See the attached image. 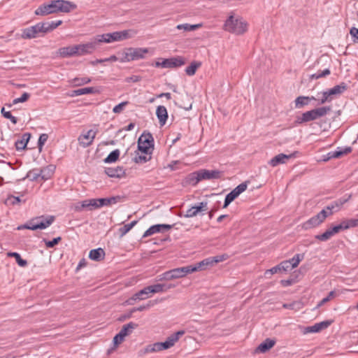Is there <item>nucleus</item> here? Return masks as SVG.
Here are the masks:
<instances>
[{"instance_id":"f257e3e1","label":"nucleus","mask_w":358,"mask_h":358,"mask_svg":"<svg viewBox=\"0 0 358 358\" xmlns=\"http://www.w3.org/2000/svg\"><path fill=\"white\" fill-rule=\"evenodd\" d=\"M55 220L54 215H41L37 216L31 219L28 222L24 224L17 227L18 230L29 229L36 231L38 229H45L50 227Z\"/></svg>"},{"instance_id":"f03ea898","label":"nucleus","mask_w":358,"mask_h":358,"mask_svg":"<svg viewBox=\"0 0 358 358\" xmlns=\"http://www.w3.org/2000/svg\"><path fill=\"white\" fill-rule=\"evenodd\" d=\"M224 27L226 31L236 35H241L247 31L248 24L241 18H234L233 15H230L225 21Z\"/></svg>"},{"instance_id":"7ed1b4c3","label":"nucleus","mask_w":358,"mask_h":358,"mask_svg":"<svg viewBox=\"0 0 358 358\" xmlns=\"http://www.w3.org/2000/svg\"><path fill=\"white\" fill-rule=\"evenodd\" d=\"M55 168L52 166H48L41 169H34L30 170L22 180H24L26 178L31 181H36L39 178L43 180L49 179L53 173Z\"/></svg>"},{"instance_id":"20e7f679","label":"nucleus","mask_w":358,"mask_h":358,"mask_svg":"<svg viewBox=\"0 0 358 358\" xmlns=\"http://www.w3.org/2000/svg\"><path fill=\"white\" fill-rule=\"evenodd\" d=\"M154 147V138L150 132L144 131L138 140V150L148 155L149 150Z\"/></svg>"},{"instance_id":"39448f33","label":"nucleus","mask_w":358,"mask_h":358,"mask_svg":"<svg viewBox=\"0 0 358 358\" xmlns=\"http://www.w3.org/2000/svg\"><path fill=\"white\" fill-rule=\"evenodd\" d=\"M148 51V48H127L124 52V57L121 59V62H124L143 59L145 58V55Z\"/></svg>"},{"instance_id":"423d86ee","label":"nucleus","mask_w":358,"mask_h":358,"mask_svg":"<svg viewBox=\"0 0 358 358\" xmlns=\"http://www.w3.org/2000/svg\"><path fill=\"white\" fill-rule=\"evenodd\" d=\"M186 63L182 57H173L168 59H164L162 62H157L155 66L164 69L177 68L183 66Z\"/></svg>"},{"instance_id":"0eeeda50","label":"nucleus","mask_w":358,"mask_h":358,"mask_svg":"<svg viewBox=\"0 0 358 358\" xmlns=\"http://www.w3.org/2000/svg\"><path fill=\"white\" fill-rule=\"evenodd\" d=\"M248 182H244L241 183L226 195L223 208H227L232 201H234L241 193L246 190Z\"/></svg>"},{"instance_id":"6e6552de","label":"nucleus","mask_w":358,"mask_h":358,"mask_svg":"<svg viewBox=\"0 0 358 358\" xmlns=\"http://www.w3.org/2000/svg\"><path fill=\"white\" fill-rule=\"evenodd\" d=\"M352 197L351 194L345 195L343 197L334 201L327 205L324 209L327 211L328 215H331L334 213L338 212L343 204L348 202Z\"/></svg>"},{"instance_id":"1a4fd4ad","label":"nucleus","mask_w":358,"mask_h":358,"mask_svg":"<svg viewBox=\"0 0 358 358\" xmlns=\"http://www.w3.org/2000/svg\"><path fill=\"white\" fill-rule=\"evenodd\" d=\"M344 231L341 223L327 229L324 233L315 236V239L320 241H327L335 234Z\"/></svg>"},{"instance_id":"9d476101","label":"nucleus","mask_w":358,"mask_h":358,"mask_svg":"<svg viewBox=\"0 0 358 358\" xmlns=\"http://www.w3.org/2000/svg\"><path fill=\"white\" fill-rule=\"evenodd\" d=\"M52 13H57L55 0L51 1L49 3L41 4L34 12L36 15L41 16H45Z\"/></svg>"},{"instance_id":"9b49d317","label":"nucleus","mask_w":358,"mask_h":358,"mask_svg":"<svg viewBox=\"0 0 358 358\" xmlns=\"http://www.w3.org/2000/svg\"><path fill=\"white\" fill-rule=\"evenodd\" d=\"M43 35V30L41 29V23L38 22L36 24L27 27L22 30V36L23 38H34L38 36Z\"/></svg>"},{"instance_id":"f8f14e48","label":"nucleus","mask_w":358,"mask_h":358,"mask_svg":"<svg viewBox=\"0 0 358 358\" xmlns=\"http://www.w3.org/2000/svg\"><path fill=\"white\" fill-rule=\"evenodd\" d=\"M57 13H70L77 8L76 3L67 0H55Z\"/></svg>"},{"instance_id":"ddd939ff","label":"nucleus","mask_w":358,"mask_h":358,"mask_svg":"<svg viewBox=\"0 0 358 358\" xmlns=\"http://www.w3.org/2000/svg\"><path fill=\"white\" fill-rule=\"evenodd\" d=\"M173 228V225L168 224H157L151 226L148 229H147L143 237H148L152 236L155 233H163L164 231H167Z\"/></svg>"},{"instance_id":"4468645a","label":"nucleus","mask_w":358,"mask_h":358,"mask_svg":"<svg viewBox=\"0 0 358 358\" xmlns=\"http://www.w3.org/2000/svg\"><path fill=\"white\" fill-rule=\"evenodd\" d=\"M207 205L208 203L206 201L200 202L198 203V205L192 206L190 208H189L184 216L185 217H192L196 216L199 213L208 210Z\"/></svg>"},{"instance_id":"2eb2a0df","label":"nucleus","mask_w":358,"mask_h":358,"mask_svg":"<svg viewBox=\"0 0 358 358\" xmlns=\"http://www.w3.org/2000/svg\"><path fill=\"white\" fill-rule=\"evenodd\" d=\"M76 47L78 48L76 50V56H82L92 53L96 48L94 41L85 44L76 45Z\"/></svg>"},{"instance_id":"dca6fc26","label":"nucleus","mask_w":358,"mask_h":358,"mask_svg":"<svg viewBox=\"0 0 358 358\" xmlns=\"http://www.w3.org/2000/svg\"><path fill=\"white\" fill-rule=\"evenodd\" d=\"M199 171L201 181L203 180L219 179L222 176V172L218 170L200 169Z\"/></svg>"},{"instance_id":"f3484780","label":"nucleus","mask_w":358,"mask_h":358,"mask_svg":"<svg viewBox=\"0 0 358 358\" xmlns=\"http://www.w3.org/2000/svg\"><path fill=\"white\" fill-rule=\"evenodd\" d=\"M297 153H298L297 152H294L290 155H285L283 153L279 154V155L275 156L274 157H273L269 161L268 164L271 166H276L278 164H285L287 162V160H288L291 158L295 157Z\"/></svg>"},{"instance_id":"a211bd4d","label":"nucleus","mask_w":358,"mask_h":358,"mask_svg":"<svg viewBox=\"0 0 358 358\" xmlns=\"http://www.w3.org/2000/svg\"><path fill=\"white\" fill-rule=\"evenodd\" d=\"M332 320H324L318 323H315L314 325L310 327H307L305 329L304 333H317L320 331L327 329L328 327H329L331 323Z\"/></svg>"},{"instance_id":"6ab92c4d","label":"nucleus","mask_w":358,"mask_h":358,"mask_svg":"<svg viewBox=\"0 0 358 358\" xmlns=\"http://www.w3.org/2000/svg\"><path fill=\"white\" fill-rule=\"evenodd\" d=\"M77 48L75 45H70L66 47L60 48L57 52V56L62 58H67L76 56Z\"/></svg>"},{"instance_id":"aec40b11","label":"nucleus","mask_w":358,"mask_h":358,"mask_svg":"<svg viewBox=\"0 0 358 358\" xmlns=\"http://www.w3.org/2000/svg\"><path fill=\"white\" fill-rule=\"evenodd\" d=\"M352 150L351 147H338L336 150L331 151L327 154V158L324 159V161L329 160L333 158H340L345 155L350 153Z\"/></svg>"},{"instance_id":"412c9836","label":"nucleus","mask_w":358,"mask_h":358,"mask_svg":"<svg viewBox=\"0 0 358 358\" xmlns=\"http://www.w3.org/2000/svg\"><path fill=\"white\" fill-rule=\"evenodd\" d=\"M317 120L315 114L313 111V109L311 110L306 111L303 113L301 115L297 116L296 117L295 124H301L310 121H313Z\"/></svg>"},{"instance_id":"4be33fe9","label":"nucleus","mask_w":358,"mask_h":358,"mask_svg":"<svg viewBox=\"0 0 358 358\" xmlns=\"http://www.w3.org/2000/svg\"><path fill=\"white\" fill-rule=\"evenodd\" d=\"M192 273L203 271L207 268H209L213 266L212 260H210V257L203 259L202 261L197 262L194 265H189Z\"/></svg>"},{"instance_id":"5701e85b","label":"nucleus","mask_w":358,"mask_h":358,"mask_svg":"<svg viewBox=\"0 0 358 358\" xmlns=\"http://www.w3.org/2000/svg\"><path fill=\"white\" fill-rule=\"evenodd\" d=\"M106 174L110 178H121L125 174V170L123 166H117L115 168L108 167L105 169Z\"/></svg>"},{"instance_id":"b1692460","label":"nucleus","mask_w":358,"mask_h":358,"mask_svg":"<svg viewBox=\"0 0 358 358\" xmlns=\"http://www.w3.org/2000/svg\"><path fill=\"white\" fill-rule=\"evenodd\" d=\"M289 264L285 262V261L282 262L280 264H278L275 266L272 267L271 268L266 270L265 272V275L270 274H275L278 273H281L284 271H289Z\"/></svg>"},{"instance_id":"393cba45","label":"nucleus","mask_w":358,"mask_h":358,"mask_svg":"<svg viewBox=\"0 0 358 358\" xmlns=\"http://www.w3.org/2000/svg\"><path fill=\"white\" fill-rule=\"evenodd\" d=\"M156 115L161 126L164 125L168 119V112L166 107L164 106H157L156 110Z\"/></svg>"},{"instance_id":"a878e982","label":"nucleus","mask_w":358,"mask_h":358,"mask_svg":"<svg viewBox=\"0 0 358 358\" xmlns=\"http://www.w3.org/2000/svg\"><path fill=\"white\" fill-rule=\"evenodd\" d=\"M31 138L30 133L23 134L22 138L15 141V146L17 150H22L26 149L27 143Z\"/></svg>"},{"instance_id":"bb28decb","label":"nucleus","mask_w":358,"mask_h":358,"mask_svg":"<svg viewBox=\"0 0 358 358\" xmlns=\"http://www.w3.org/2000/svg\"><path fill=\"white\" fill-rule=\"evenodd\" d=\"M185 334L184 330H180L169 336L164 341L168 348L173 347L179 338Z\"/></svg>"},{"instance_id":"cd10ccee","label":"nucleus","mask_w":358,"mask_h":358,"mask_svg":"<svg viewBox=\"0 0 358 358\" xmlns=\"http://www.w3.org/2000/svg\"><path fill=\"white\" fill-rule=\"evenodd\" d=\"M105 255L103 249L99 248L90 251L89 258L92 260L99 262L104 259Z\"/></svg>"},{"instance_id":"c85d7f7f","label":"nucleus","mask_w":358,"mask_h":358,"mask_svg":"<svg viewBox=\"0 0 358 358\" xmlns=\"http://www.w3.org/2000/svg\"><path fill=\"white\" fill-rule=\"evenodd\" d=\"M171 270L174 279L182 278L189 273H192L189 265L187 266L173 268Z\"/></svg>"},{"instance_id":"c756f323","label":"nucleus","mask_w":358,"mask_h":358,"mask_svg":"<svg viewBox=\"0 0 358 358\" xmlns=\"http://www.w3.org/2000/svg\"><path fill=\"white\" fill-rule=\"evenodd\" d=\"M199 176L200 175L199 171L192 172L186 176L185 179V183L187 185L195 186L201 181Z\"/></svg>"},{"instance_id":"7c9ffc66","label":"nucleus","mask_w":358,"mask_h":358,"mask_svg":"<svg viewBox=\"0 0 358 358\" xmlns=\"http://www.w3.org/2000/svg\"><path fill=\"white\" fill-rule=\"evenodd\" d=\"M311 100H315V98L314 96H299L295 99V107L296 108H301L308 105Z\"/></svg>"},{"instance_id":"2f4dec72","label":"nucleus","mask_w":358,"mask_h":358,"mask_svg":"<svg viewBox=\"0 0 358 358\" xmlns=\"http://www.w3.org/2000/svg\"><path fill=\"white\" fill-rule=\"evenodd\" d=\"M98 92V90L94 87H88L84 88H80L75 90H73L71 92V96H80L87 94H95Z\"/></svg>"},{"instance_id":"473e14b6","label":"nucleus","mask_w":358,"mask_h":358,"mask_svg":"<svg viewBox=\"0 0 358 358\" xmlns=\"http://www.w3.org/2000/svg\"><path fill=\"white\" fill-rule=\"evenodd\" d=\"M148 297L149 296L147 295V294L145 293V290L143 288L138 291V292H136L135 294H134L131 298H129L127 301V303L129 305H133L136 301L143 300Z\"/></svg>"},{"instance_id":"72a5a7b5","label":"nucleus","mask_w":358,"mask_h":358,"mask_svg":"<svg viewBox=\"0 0 358 358\" xmlns=\"http://www.w3.org/2000/svg\"><path fill=\"white\" fill-rule=\"evenodd\" d=\"M275 343L274 340L266 338L257 348V351L259 352H266L270 350Z\"/></svg>"},{"instance_id":"f704fd0d","label":"nucleus","mask_w":358,"mask_h":358,"mask_svg":"<svg viewBox=\"0 0 358 358\" xmlns=\"http://www.w3.org/2000/svg\"><path fill=\"white\" fill-rule=\"evenodd\" d=\"M138 327V324H136V323H134L133 322H129L128 324H124L121 330L120 331V332L124 336H127L129 335H130L133 330L136 329L137 327Z\"/></svg>"},{"instance_id":"c9c22d12","label":"nucleus","mask_w":358,"mask_h":358,"mask_svg":"<svg viewBox=\"0 0 358 358\" xmlns=\"http://www.w3.org/2000/svg\"><path fill=\"white\" fill-rule=\"evenodd\" d=\"M94 139V134H93L92 136H90L85 133L81 134L78 138V141L80 145H81L83 148H87L92 145L93 141Z\"/></svg>"},{"instance_id":"e433bc0d","label":"nucleus","mask_w":358,"mask_h":358,"mask_svg":"<svg viewBox=\"0 0 358 358\" xmlns=\"http://www.w3.org/2000/svg\"><path fill=\"white\" fill-rule=\"evenodd\" d=\"M82 206L92 210L99 208L98 199H86L82 201Z\"/></svg>"},{"instance_id":"4c0bfd02","label":"nucleus","mask_w":358,"mask_h":358,"mask_svg":"<svg viewBox=\"0 0 358 358\" xmlns=\"http://www.w3.org/2000/svg\"><path fill=\"white\" fill-rule=\"evenodd\" d=\"M303 254H296L289 260L285 261L289 264V269L291 270L296 268L299 264L300 262L303 259Z\"/></svg>"},{"instance_id":"58836bf2","label":"nucleus","mask_w":358,"mask_h":358,"mask_svg":"<svg viewBox=\"0 0 358 358\" xmlns=\"http://www.w3.org/2000/svg\"><path fill=\"white\" fill-rule=\"evenodd\" d=\"M348 89V85L342 82L339 85H337L332 87L331 89L329 90V93L331 95H337V94H341L345 91H346Z\"/></svg>"},{"instance_id":"ea45409f","label":"nucleus","mask_w":358,"mask_h":358,"mask_svg":"<svg viewBox=\"0 0 358 358\" xmlns=\"http://www.w3.org/2000/svg\"><path fill=\"white\" fill-rule=\"evenodd\" d=\"M168 345L165 343V342H158L155 343L152 345H149L146 348V352H159L164 350L169 349L167 347Z\"/></svg>"},{"instance_id":"a19ab883","label":"nucleus","mask_w":358,"mask_h":358,"mask_svg":"<svg viewBox=\"0 0 358 358\" xmlns=\"http://www.w3.org/2000/svg\"><path fill=\"white\" fill-rule=\"evenodd\" d=\"M343 230H347L350 228L358 227V219L352 218V219H345L341 222Z\"/></svg>"},{"instance_id":"79ce46f5","label":"nucleus","mask_w":358,"mask_h":358,"mask_svg":"<svg viewBox=\"0 0 358 358\" xmlns=\"http://www.w3.org/2000/svg\"><path fill=\"white\" fill-rule=\"evenodd\" d=\"M120 151L118 149H115L103 159V162L106 164L114 163L119 159Z\"/></svg>"},{"instance_id":"37998d69","label":"nucleus","mask_w":358,"mask_h":358,"mask_svg":"<svg viewBox=\"0 0 358 358\" xmlns=\"http://www.w3.org/2000/svg\"><path fill=\"white\" fill-rule=\"evenodd\" d=\"M120 196H113L110 198H101L98 199L99 208L104 206H109L112 203H115L120 200Z\"/></svg>"},{"instance_id":"c03bdc74","label":"nucleus","mask_w":358,"mask_h":358,"mask_svg":"<svg viewBox=\"0 0 358 358\" xmlns=\"http://www.w3.org/2000/svg\"><path fill=\"white\" fill-rule=\"evenodd\" d=\"M201 66V62L199 61L192 62L189 66L185 69V73L187 75L192 76H194L197 70Z\"/></svg>"},{"instance_id":"a18cd8bd","label":"nucleus","mask_w":358,"mask_h":358,"mask_svg":"<svg viewBox=\"0 0 358 358\" xmlns=\"http://www.w3.org/2000/svg\"><path fill=\"white\" fill-rule=\"evenodd\" d=\"M119 33L120 41H123L134 37L136 35L137 31L134 29H127L119 31Z\"/></svg>"},{"instance_id":"49530a36","label":"nucleus","mask_w":358,"mask_h":358,"mask_svg":"<svg viewBox=\"0 0 358 358\" xmlns=\"http://www.w3.org/2000/svg\"><path fill=\"white\" fill-rule=\"evenodd\" d=\"M137 220H134L131 223L124 225L118 229L120 237L124 236L129 232L137 223Z\"/></svg>"},{"instance_id":"de8ad7c7","label":"nucleus","mask_w":358,"mask_h":358,"mask_svg":"<svg viewBox=\"0 0 358 358\" xmlns=\"http://www.w3.org/2000/svg\"><path fill=\"white\" fill-rule=\"evenodd\" d=\"M94 43H95V45L96 46L100 43H111L110 37L108 33L103 34L101 35H97L94 39Z\"/></svg>"},{"instance_id":"09e8293b","label":"nucleus","mask_w":358,"mask_h":358,"mask_svg":"<svg viewBox=\"0 0 358 358\" xmlns=\"http://www.w3.org/2000/svg\"><path fill=\"white\" fill-rule=\"evenodd\" d=\"M9 257H14L15 259L16 262L17 264L21 267H24L27 265V262L25 259H23L20 255L15 252H11L8 254Z\"/></svg>"},{"instance_id":"8fccbe9b","label":"nucleus","mask_w":358,"mask_h":358,"mask_svg":"<svg viewBox=\"0 0 358 358\" xmlns=\"http://www.w3.org/2000/svg\"><path fill=\"white\" fill-rule=\"evenodd\" d=\"M330 110H331L330 106H324V107H320V108H317L313 109V111L315 114L317 119L325 116L327 114V113Z\"/></svg>"},{"instance_id":"3c124183","label":"nucleus","mask_w":358,"mask_h":358,"mask_svg":"<svg viewBox=\"0 0 358 358\" xmlns=\"http://www.w3.org/2000/svg\"><path fill=\"white\" fill-rule=\"evenodd\" d=\"M320 224L317 222V220L314 217H310L306 222L302 224V228L305 230H308L319 226Z\"/></svg>"},{"instance_id":"603ef678","label":"nucleus","mask_w":358,"mask_h":358,"mask_svg":"<svg viewBox=\"0 0 358 358\" xmlns=\"http://www.w3.org/2000/svg\"><path fill=\"white\" fill-rule=\"evenodd\" d=\"M61 241H62V237L61 236H58V237L54 238L51 241H48V240H47L45 238L43 239V241L45 243V245L47 248H54Z\"/></svg>"},{"instance_id":"864d4df0","label":"nucleus","mask_w":358,"mask_h":358,"mask_svg":"<svg viewBox=\"0 0 358 358\" xmlns=\"http://www.w3.org/2000/svg\"><path fill=\"white\" fill-rule=\"evenodd\" d=\"M41 29L43 30V35H45L49 32L52 31L55 29L52 22H40Z\"/></svg>"},{"instance_id":"5fc2aeb1","label":"nucleus","mask_w":358,"mask_h":358,"mask_svg":"<svg viewBox=\"0 0 358 358\" xmlns=\"http://www.w3.org/2000/svg\"><path fill=\"white\" fill-rule=\"evenodd\" d=\"M327 211L326 209H322L320 212H319L316 215L313 216L315 220H317V222L320 224H322L325 219L328 217Z\"/></svg>"},{"instance_id":"6e6d98bb","label":"nucleus","mask_w":358,"mask_h":358,"mask_svg":"<svg viewBox=\"0 0 358 358\" xmlns=\"http://www.w3.org/2000/svg\"><path fill=\"white\" fill-rule=\"evenodd\" d=\"M282 307L286 309L298 310L301 307V303L299 301H293L289 303H283Z\"/></svg>"},{"instance_id":"4d7b16f0","label":"nucleus","mask_w":358,"mask_h":358,"mask_svg":"<svg viewBox=\"0 0 358 358\" xmlns=\"http://www.w3.org/2000/svg\"><path fill=\"white\" fill-rule=\"evenodd\" d=\"M21 202L24 203L25 200L22 201L20 196H15L13 195L8 196L6 203L10 205L20 204Z\"/></svg>"},{"instance_id":"13d9d810","label":"nucleus","mask_w":358,"mask_h":358,"mask_svg":"<svg viewBox=\"0 0 358 358\" xmlns=\"http://www.w3.org/2000/svg\"><path fill=\"white\" fill-rule=\"evenodd\" d=\"M1 113L2 115L5 118L9 119L11 121L12 123H13L14 124H17V117H15V116L12 115V114L10 113V111H6L4 107H3L1 108Z\"/></svg>"},{"instance_id":"bf43d9fd","label":"nucleus","mask_w":358,"mask_h":358,"mask_svg":"<svg viewBox=\"0 0 358 358\" xmlns=\"http://www.w3.org/2000/svg\"><path fill=\"white\" fill-rule=\"evenodd\" d=\"M91 82V79L87 77L76 78L73 79V83L76 86H81Z\"/></svg>"},{"instance_id":"052dcab7","label":"nucleus","mask_w":358,"mask_h":358,"mask_svg":"<svg viewBox=\"0 0 358 358\" xmlns=\"http://www.w3.org/2000/svg\"><path fill=\"white\" fill-rule=\"evenodd\" d=\"M150 159L151 157H147L146 155H139L138 152H137L135 157L134 158V161L137 164H142L148 162Z\"/></svg>"},{"instance_id":"680f3d73","label":"nucleus","mask_w":358,"mask_h":358,"mask_svg":"<svg viewBox=\"0 0 358 358\" xmlns=\"http://www.w3.org/2000/svg\"><path fill=\"white\" fill-rule=\"evenodd\" d=\"M350 35L352 38V41L354 44L358 43V28L352 27L350 29Z\"/></svg>"},{"instance_id":"e2e57ef3","label":"nucleus","mask_w":358,"mask_h":358,"mask_svg":"<svg viewBox=\"0 0 358 358\" xmlns=\"http://www.w3.org/2000/svg\"><path fill=\"white\" fill-rule=\"evenodd\" d=\"M30 97V94L28 92H24L22 96L19 98H16L13 101V105L18 103H23L27 101Z\"/></svg>"},{"instance_id":"0e129e2a","label":"nucleus","mask_w":358,"mask_h":358,"mask_svg":"<svg viewBox=\"0 0 358 358\" xmlns=\"http://www.w3.org/2000/svg\"><path fill=\"white\" fill-rule=\"evenodd\" d=\"M228 257L227 255H217L215 257H210V259L212 260V265L223 262L226 260Z\"/></svg>"},{"instance_id":"69168bd1","label":"nucleus","mask_w":358,"mask_h":358,"mask_svg":"<svg viewBox=\"0 0 358 358\" xmlns=\"http://www.w3.org/2000/svg\"><path fill=\"white\" fill-rule=\"evenodd\" d=\"M159 280H171L174 279L173 275L172 273V270L166 271L159 275Z\"/></svg>"},{"instance_id":"338daca9","label":"nucleus","mask_w":358,"mask_h":358,"mask_svg":"<svg viewBox=\"0 0 358 358\" xmlns=\"http://www.w3.org/2000/svg\"><path fill=\"white\" fill-rule=\"evenodd\" d=\"M48 138V136L46 134H42L40 135L38 141V148L39 151L42 150L43 146L45 143Z\"/></svg>"},{"instance_id":"774afa93","label":"nucleus","mask_w":358,"mask_h":358,"mask_svg":"<svg viewBox=\"0 0 358 358\" xmlns=\"http://www.w3.org/2000/svg\"><path fill=\"white\" fill-rule=\"evenodd\" d=\"M129 103V101H123V102H121L120 103L116 105L113 109V112L114 113H120L122 112V110H124V108L128 105Z\"/></svg>"}]
</instances>
